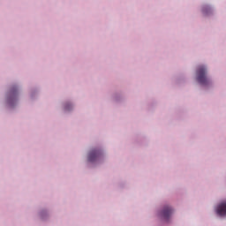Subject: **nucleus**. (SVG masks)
I'll return each mask as SVG.
<instances>
[{
    "label": "nucleus",
    "instance_id": "1",
    "mask_svg": "<svg viewBox=\"0 0 226 226\" xmlns=\"http://www.w3.org/2000/svg\"><path fill=\"white\" fill-rule=\"evenodd\" d=\"M207 71L204 65H200L197 70V80L201 86L209 85V79L207 76Z\"/></svg>",
    "mask_w": 226,
    "mask_h": 226
},
{
    "label": "nucleus",
    "instance_id": "2",
    "mask_svg": "<svg viewBox=\"0 0 226 226\" xmlns=\"http://www.w3.org/2000/svg\"><path fill=\"white\" fill-rule=\"evenodd\" d=\"M101 155L102 152L100 150H92L88 154V162H96Z\"/></svg>",
    "mask_w": 226,
    "mask_h": 226
},
{
    "label": "nucleus",
    "instance_id": "3",
    "mask_svg": "<svg viewBox=\"0 0 226 226\" xmlns=\"http://www.w3.org/2000/svg\"><path fill=\"white\" fill-rule=\"evenodd\" d=\"M216 213L219 216H226V200L220 203L217 207Z\"/></svg>",
    "mask_w": 226,
    "mask_h": 226
},
{
    "label": "nucleus",
    "instance_id": "4",
    "mask_svg": "<svg viewBox=\"0 0 226 226\" xmlns=\"http://www.w3.org/2000/svg\"><path fill=\"white\" fill-rule=\"evenodd\" d=\"M173 211L170 207H165L163 210L161 212V216L163 218V220H169L170 218V215H172Z\"/></svg>",
    "mask_w": 226,
    "mask_h": 226
},
{
    "label": "nucleus",
    "instance_id": "5",
    "mask_svg": "<svg viewBox=\"0 0 226 226\" xmlns=\"http://www.w3.org/2000/svg\"><path fill=\"white\" fill-rule=\"evenodd\" d=\"M11 97L9 99L10 103H11L12 100H16L17 98V90H11Z\"/></svg>",
    "mask_w": 226,
    "mask_h": 226
},
{
    "label": "nucleus",
    "instance_id": "6",
    "mask_svg": "<svg viewBox=\"0 0 226 226\" xmlns=\"http://www.w3.org/2000/svg\"><path fill=\"white\" fill-rule=\"evenodd\" d=\"M206 10H211L210 8H208V7H205V8H203V13H206Z\"/></svg>",
    "mask_w": 226,
    "mask_h": 226
},
{
    "label": "nucleus",
    "instance_id": "7",
    "mask_svg": "<svg viewBox=\"0 0 226 226\" xmlns=\"http://www.w3.org/2000/svg\"><path fill=\"white\" fill-rule=\"evenodd\" d=\"M66 110H68V108H65Z\"/></svg>",
    "mask_w": 226,
    "mask_h": 226
}]
</instances>
